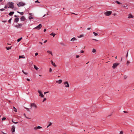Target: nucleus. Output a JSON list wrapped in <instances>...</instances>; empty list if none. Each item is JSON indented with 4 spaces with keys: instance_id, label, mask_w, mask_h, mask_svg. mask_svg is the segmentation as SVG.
Listing matches in <instances>:
<instances>
[{
    "instance_id": "a19ab883",
    "label": "nucleus",
    "mask_w": 134,
    "mask_h": 134,
    "mask_svg": "<svg viewBox=\"0 0 134 134\" xmlns=\"http://www.w3.org/2000/svg\"><path fill=\"white\" fill-rule=\"evenodd\" d=\"M46 100V98H45L44 99H43V102H44V101H45Z\"/></svg>"
},
{
    "instance_id": "7ed1b4c3",
    "label": "nucleus",
    "mask_w": 134,
    "mask_h": 134,
    "mask_svg": "<svg viewBox=\"0 0 134 134\" xmlns=\"http://www.w3.org/2000/svg\"><path fill=\"white\" fill-rule=\"evenodd\" d=\"M112 13V12L111 11H107L105 12L104 14L107 16H108L111 15Z\"/></svg>"
},
{
    "instance_id": "a18cd8bd",
    "label": "nucleus",
    "mask_w": 134,
    "mask_h": 134,
    "mask_svg": "<svg viewBox=\"0 0 134 134\" xmlns=\"http://www.w3.org/2000/svg\"><path fill=\"white\" fill-rule=\"evenodd\" d=\"M38 54V53H35V55L36 56Z\"/></svg>"
},
{
    "instance_id": "f3484780",
    "label": "nucleus",
    "mask_w": 134,
    "mask_h": 134,
    "mask_svg": "<svg viewBox=\"0 0 134 134\" xmlns=\"http://www.w3.org/2000/svg\"><path fill=\"white\" fill-rule=\"evenodd\" d=\"M25 58V57H24V55H20L19 56V59H20L21 58Z\"/></svg>"
},
{
    "instance_id": "f257e3e1",
    "label": "nucleus",
    "mask_w": 134,
    "mask_h": 134,
    "mask_svg": "<svg viewBox=\"0 0 134 134\" xmlns=\"http://www.w3.org/2000/svg\"><path fill=\"white\" fill-rule=\"evenodd\" d=\"M8 4L9 5L8 8H13L14 6L13 3V2H9L8 3Z\"/></svg>"
},
{
    "instance_id": "4be33fe9",
    "label": "nucleus",
    "mask_w": 134,
    "mask_h": 134,
    "mask_svg": "<svg viewBox=\"0 0 134 134\" xmlns=\"http://www.w3.org/2000/svg\"><path fill=\"white\" fill-rule=\"evenodd\" d=\"M13 108H14V110L15 111V112H17V111L16 109L14 107H13Z\"/></svg>"
},
{
    "instance_id": "9d476101",
    "label": "nucleus",
    "mask_w": 134,
    "mask_h": 134,
    "mask_svg": "<svg viewBox=\"0 0 134 134\" xmlns=\"http://www.w3.org/2000/svg\"><path fill=\"white\" fill-rule=\"evenodd\" d=\"M20 19L21 21H24L25 20V18L24 16H22L20 18Z\"/></svg>"
},
{
    "instance_id": "ea45409f",
    "label": "nucleus",
    "mask_w": 134,
    "mask_h": 134,
    "mask_svg": "<svg viewBox=\"0 0 134 134\" xmlns=\"http://www.w3.org/2000/svg\"><path fill=\"white\" fill-rule=\"evenodd\" d=\"M29 15L30 16H32V15H33V14L32 13H30L29 14Z\"/></svg>"
},
{
    "instance_id": "473e14b6",
    "label": "nucleus",
    "mask_w": 134,
    "mask_h": 134,
    "mask_svg": "<svg viewBox=\"0 0 134 134\" xmlns=\"http://www.w3.org/2000/svg\"><path fill=\"white\" fill-rule=\"evenodd\" d=\"M83 36V35H80L79 36V37H78L79 38H81V37H82Z\"/></svg>"
},
{
    "instance_id": "13d9d810",
    "label": "nucleus",
    "mask_w": 134,
    "mask_h": 134,
    "mask_svg": "<svg viewBox=\"0 0 134 134\" xmlns=\"http://www.w3.org/2000/svg\"><path fill=\"white\" fill-rule=\"evenodd\" d=\"M71 13L72 14H75V15H77V14H76L74 13Z\"/></svg>"
},
{
    "instance_id": "5701e85b",
    "label": "nucleus",
    "mask_w": 134,
    "mask_h": 134,
    "mask_svg": "<svg viewBox=\"0 0 134 134\" xmlns=\"http://www.w3.org/2000/svg\"><path fill=\"white\" fill-rule=\"evenodd\" d=\"M17 12H18V13H20L21 15H23L24 14V12H19L17 11Z\"/></svg>"
},
{
    "instance_id": "393cba45",
    "label": "nucleus",
    "mask_w": 134,
    "mask_h": 134,
    "mask_svg": "<svg viewBox=\"0 0 134 134\" xmlns=\"http://www.w3.org/2000/svg\"><path fill=\"white\" fill-rule=\"evenodd\" d=\"M22 39V37H21L20 38H18L17 40L18 42H20L21 41V40Z\"/></svg>"
},
{
    "instance_id": "603ef678",
    "label": "nucleus",
    "mask_w": 134,
    "mask_h": 134,
    "mask_svg": "<svg viewBox=\"0 0 134 134\" xmlns=\"http://www.w3.org/2000/svg\"><path fill=\"white\" fill-rule=\"evenodd\" d=\"M24 115L25 116V117H26L27 118V119H29V118H27V117H26V115H25V114H24Z\"/></svg>"
},
{
    "instance_id": "f8f14e48",
    "label": "nucleus",
    "mask_w": 134,
    "mask_h": 134,
    "mask_svg": "<svg viewBox=\"0 0 134 134\" xmlns=\"http://www.w3.org/2000/svg\"><path fill=\"white\" fill-rule=\"evenodd\" d=\"M62 82V80H59L58 81H56V82L59 84H60Z\"/></svg>"
},
{
    "instance_id": "4d7b16f0",
    "label": "nucleus",
    "mask_w": 134,
    "mask_h": 134,
    "mask_svg": "<svg viewBox=\"0 0 134 134\" xmlns=\"http://www.w3.org/2000/svg\"><path fill=\"white\" fill-rule=\"evenodd\" d=\"M2 22L3 23H5L6 22V21H2Z\"/></svg>"
},
{
    "instance_id": "6e6552de",
    "label": "nucleus",
    "mask_w": 134,
    "mask_h": 134,
    "mask_svg": "<svg viewBox=\"0 0 134 134\" xmlns=\"http://www.w3.org/2000/svg\"><path fill=\"white\" fill-rule=\"evenodd\" d=\"M38 92L40 94L39 96L41 97H44V95L42 94V92L39 90H38Z\"/></svg>"
},
{
    "instance_id": "72a5a7b5",
    "label": "nucleus",
    "mask_w": 134,
    "mask_h": 134,
    "mask_svg": "<svg viewBox=\"0 0 134 134\" xmlns=\"http://www.w3.org/2000/svg\"><path fill=\"white\" fill-rule=\"evenodd\" d=\"M42 128V127L40 126H37V129H41Z\"/></svg>"
},
{
    "instance_id": "20e7f679",
    "label": "nucleus",
    "mask_w": 134,
    "mask_h": 134,
    "mask_svg": "<svg viewBox=\"0 0 134 134\" xmlns=\"http://www.w3.org/2000/svg\"><path fill=\"white\" fill-rule=\"evenodd\" d=\"M31 108V109L32 107H34L36 109L37 108V106L35 103H31L30 105Z\"/></svg>"
},
{
    "instance_id": "3c124183",
    "label": "nucleus",
    "mask_w": 134,
    "mask_h": 134,
    "mask_svg": "<svg viewBox=\"0 0 134 134\" xmlns=\"http://www.w3.org/2000/svg\"><path fill=\"white\" fill-rule=\"evenodd\" d=\"M35 3H39L38 0H37L35 1Z\"/></svg>"
},
{
    "instance_id": "4c0bfd02",
    "label": "nucleus",
    "mask_w": 134,
    "mask_h": 134,
    "mask_svg": "<svg viewBox=\"0 0 134 134\" xmlns=\"http://www.w3.org/2000/svg\"><path fill=\"white\" fill-rule=\"evenodd\" d=\"M73 122L72 121H71L70 123V124L71 125H73Z\"/></svg>"
},
{
    "instance_id": "4468645a",
    "label": "nucleus",
    "mask_w": 134,
    "mask_h": 134,
    "mask_svg": "<svg viewBox=\"0 0 134 134\" xmlns=\"http://www.w3.org/2000/svg\"><path fill=\"white\" fill-rule=\"evenodd\" d=\"M76 40H77V39L74 37L72 38L70 40L71 41H74Z\"/></svg>"
},
{
    "instance_id": "bf43d9fd",
    "label": "nucleus",
    "mask_w": 134,
    "mask_h": 134,
    "mask_svg": "<svg viewBox=\"0 0 134 134\" xmlns=\"http://www.w3.org/2000/svg\"><path fill=\"white\" fill-rule=\"evenodd\" d=\"M92 40H93L96 41H98V40H96V39H92Z\"/></svg>"
},
{
    "instance_id": "412c9836",
    "label": "nucleus",
    "mask_w": 134,
    "mask_h": 134,
    "mask_svg": "<svg viewBox=\"0 0 134 134\" xmlns=\"http://www.w3.org/2000/svg\"><path fill=\"white\" fill-rule=\"evenodd\" d=\"M93 34L95 36H97L98 35V34L95 32H93Z\"/></svg>"
},
{
    "instance_id": "0eeeda50",
    "label": "nucleus",
    "mask_w": 134,
    "mask_h": 134,
    "mask_svg": "<svg viewBox=\"0 0 134 134\" xmlns=\"http://www.w3.org/2000/svg\"><path fill=\"white\" fill-rule=\"evenodd\" d=\"M64 84L65 87H69V85L68 81H66L64 83Z\"/></svg>"
},
{
    "instance_id": "aec40b11",
    "label": "nucleus",
    "mask_w": 134,
    "mask_h": 134,
    "mask_svg": "<svg viewBox=\"0 0 134 134\" xmlns=\"http://www.w3.org/2000/svg\"><path fill=\"white\" fill-rule=\"evenodd\" d=\"M6 48L7 50H9V49H11V47H6Z\"/></svg>"
},
{
    "instance_id": "8fccbe9b",
    "label": "nucleus",
    "mask_w": 134,
    "mask_h": 134,
    "mask_svg": "<svg viewBox=\"0 0 134 134\" xmlns=\"http://www.w3.org/2000/svg\"><path fill=\"white\" fill-rule=\"evenodd\" d=\"M24 74H25V75H27L28 73L27 72H25L24 73Z\"/></svg>"
},
{
    "instance_id": "69168bd1",
    "label": "nucleus",
    "mask_w": 134,
    "mask_h": 134,
    "mask_svg": "<svg viewBox=\"0 0 134 134\" xmlns=\"http://www.w3.org/2000/svg\"><path fill=\"white\" fill-rule=\"evenodd\" d=\"M127 7V6L126 5V6H123V7L125 8L126 7Z\"/></svg>"
},
{
    "instance_id": "2eb2a0df",
    "label": "nucleus",
    "mask_w": 134,
    "mask_h": 134,
    "mask_svg": "<svg viewBox=\"0 0 134 134\" xmlns=\"http://www.w3.org/2000/svg\"><path fill=\"white\" fill-rule=\"evenodd\" d=\"M19 20V18H16L14 20V22L16 23Z\"/></svg>"
},
{
    "instance_id": "0e129e2a",
    "label": "nucleus",
    "mask_w": 134,
    "mask_h": 134,
    "mask_svg": "<svg viewBox=\"0 0 134 134\" xmlns=\"http://www.w3.org/2000/svg\"><path fill=\"white\" fill-rule=\"evenodd\" d=\"M2 133L3 134H7L6 133H5L3 132H2Z\"/></svg>"
},
{
    "instance_id": "680f3d73",
    "label": "nucleus",
    "mask_w": 134,
    "mask_h": 134,
    "mask_svg": "<svg viewBox=\"0 0 134 134\" xmlns=\"http://www.w3.org/2000/svg\"><path fill=\"white\" fill-rule=\"evenodd\" d=\"M46 31V29H44V31H44V32H45Z\"/></svg>"
},
{
    "instance_id": "338daca9",
    "label": "nucleus",
    "mask_w": 134,
    "mask_h": 134,
    "mask_svg": "<svg viewBox=\"0 0 134 134\" xmlns=\"http://www.w3.org/2000/svg\"><path fill=\"white\" fill-rule=\"evenodd\" d=\"M39 43L41 44H43V43L42 42H40Z\"/></svg>"
},
{
    "instance_id": "58836bf2",
    "label": "nucleus",
    "mask_w": 134,
    "mask_h": 134,
    "mask_svg": "<svg viewBox=\"0 0 134 134\" xmlns=\"http://www.w3.org/2000/svg\"><path fill=\"white\" fill-rule=\"evenodd\" d=\"M34 129L35 130H36L37 129H38L37 128V127H34Z\"/></svg>"
},
{
    "instance_id": "9b49d317",
    "label": "nucleus",
    "mask_w": 134,
    "mask_h": 134,
    "mask_svg": "<svg viewBox=\"0 0 134 134\" xmlns=\"http://www.w3.org/2000/svg\"><path fill=\"white\" fill-rule=\"evenodd\" d=\"M133 16L131 14H129L128 15V18L130 19L131 18H133Z\"/></svg>"
},
{
    "instance_id": "dca6fc26",
    "label": "nucleus",
    "mask_w": 134,
    "mask_h": 134,
    "mask_svg": "<svg viewBox=\"0 0 134 134\" xmlns=\"http://www.w3.org/2000/svg\"><path fill=\"white\" fill-rule=\"evenodd\" d=\"M14 12H10L9 13V15L10 16H11V15H12L14 14Z\"/></svg>"
},
{
    "instance_id": "423d86ee",
    "label": "nucleus",
    "mask_w": 134,
    "mask_h": 134,
    "mask_svg": "<svg viewBox=\"0 0 134 134\" xmlns=\"http://www.w3.org/2000/svg\"><path fill=\"white\" fill-rule=\"evenodd\" d=\"M42 27V25L41 24H40L38 25L36 27H35L34 29H35L39 30Z\"/></svg>"
},
{
    "instance_id": "1a4fd4ad",
    "label": "nucleus",
    "mask_w": 134,
    "mask_h": 134,
    "mask_svg": "<svg viewBox=\"0 0 134 134\" xmlns=\"http://www.w3.org/2000/svg\"><path fill=\"white\" fill-rule=\"evenodd\" d=\"M15 126L14 125L12 126V129H11V131H12V132L13 133L15 132Z\"/></svg>"
},
{
    "instance_id": "39448f33",
    "label": "nucleus",
    "mask_w": 134,
    "mask_h": 134,
    "mask_svg": "<svg viewBox=\"0 0 134 134\" xmlns=\"http://www.w3.org/2000/svg\"><path fill=\"white\" fill-rule=\"evenodd\" d=\"M119 64V63H115L113 64V66H112V68L113 69H115L116 68L117 66Z\"/></svg>"
},
{
    "instance_id": "774afa93",
    "label": "nucleus",
    "mask_w": 134,
    "mask_h": 134,
    "mask_svg": "<svg viewBox=\"0 0 134 134\" xmlns=\"http://www.w3.org/2000/svg\"><path fill=\"white\" fill-rule=\"evenodd\" d=\"M22 71L23 73L24 74L25 72L23 70H22Z\"/></svg>"
},
{
    "instance_id": "6e6d98bb",
    "label": "nucleus",
    "mask_w": 134,
    "mask_h": 134,
    "mask_svg": "<svg viewBox=\"0 0 134 134\" xmlns=\"http://www.w3.org/2000/svg\"><path fill=\"white\" fill-rule=\"evenodd\" d=\"M7 8V6L5 5L4 7V8Z\"/></svg>"
},
{
    "instance_id": "f704fd0d",
    "label": "nucleus",
    "mask_w": 134,
    "mask_h": 134,
    "mask_svg": "<svg viewBox=\"0 0 134 134\" xmlns=\"http://www.w3.org/2000/svg\"><path fill=\"white\" fill-rule=\"evenodd\" d=\"M6 119V118H5V117H3V118H2V121H3L4 120H5Z\"/></svg>"
},
{
    "instance_id": "49530a36",
    "label": "nucleus",
    "mask_w": 134,
    "mask_h": 134,
    "mask_svg": "<svg viewBox=\"0 0 134 134\" xmlns=\"http://www.w3.org/2000/svg\"><path fill=\"white\" fill-rule=\"evenodd\" d=\"M76 58H78L79 57V56L78 55H76Z\"/></svg>"
},
{
    "instance_id": "bb28decb",
    "label": "nucleus",
    "mask_w": 134,
    "mask_h": 134,
    "mask_svg": "<svg viewBox=\"0 0 134 134\" xmlns=\"http://www.w3.org/2000/svg\"><path fill=\"white\" fill-rule=\"evenodd\" d=\"M12 20V18H11L10 19H9L8 20V23H11V21Z\"/></svg>"
},
{
    "instance_id": "37998d69",
    "label": "nucleus",
    "mask_w": 134,
    "mask_h": 134,
    "mask_svg": "<svg viewBox=\"0 0 134 134\" xmlns=\"http://www.w3.org/2000/svg\"><path fill=\"white\" fill-rule=\"evenodd\" d=\"M52 71V69L51 68H49V71L50 72H51Z\"/></svg>"
},
{
    "instance_id": "ddd939ff",
    "label": "nucleus",
    "mask_w": 134,
    "mask_h": 134,
    "mask_svg": "<svg viewBox=\"0 0 134 134\" xmlns=\"http://www.w3.org/2000/svg\"><path fill=\"white\" fill-rule=\"evenodd\" d=\"M47 53L48 54H51L52 56H53V55L52 52L49 51H47Z\"/></svg>"
},
{
    "instance_id": "e433bc0d",
    "label": "nucleus",
    "mask_w": 134,
    "mask_h": 134,
    "mask_svg": "<svg viewBox=\"0 0 134 134\" xmlns=\"http://www.w3.org/2000/svg\"><path fill=\"white\" fill-rule=\"evenodd\" d=\"M5 10L4 9V8H2V9H0V10L1 11H4V10Z\"/></svg>"
},
{
    "instance_id": "f03ea898",
    "label": "nucleus",
    "mask_w": 134,
    "mask_h": 134,
    "mask_svg": "<svg viewBox=\"0 0 134 134\" xmlns=\"http://www.w3.org/2000/svg\"><path fill=\"white\" fill-rule=\"evenodd\" d=\"M19 7L23 6L25 5V4L22 2H19L17 4Z\"/></svg>"
},
{
    "instance_id": "c9c22d12",
    "label": "nucleus",
    "mask_w": 134,
    "mask_h": 134,
    "mask_svg": "<svg viewBox=\"0 0 134 134\" xmlns=\"http://www.w3.org/2000/svg\"><path fill=\"white\" fill-rule=\"evenodd\" d=\"M130 63V62H129V61H127V63H126L127 65H129V64Z\"/></svg>"
},
{
    "instance_id": "864d4df0",
    "label": "nucleus",
    "mask_w": 134,
    "mask_h": 134,
    "mask_svg": "<svg viewBox=\"0 0 134 134\" xmlns=\"http://www.w3.org/2000/svg\"><path fill=\"white\" fill-rule=\"evenodd\" d=\"M25 108L26 109V110H27V111H29V108Z\"/></svg>"
},
{
    "instance_id": "c85d7f7f",
    "label": "nucleus",
    "mask_w": 134,
    "mask_h": 134,
    "mask_svg": "<svg viewBox=\"0 0 134 134\" xmlns=\"http://www.w3.org/2000/svg\"><path fill=\"white\" fill-rule=\"evenodd\" d=\"M52 64L54 66L56 67V65L55 64V63L54 62H52Z\"/></svg>"
},
{
    "instance_id": "a878e982",
    "label": "nucleus",
    "mask_w": 134,
    "mask_h": 134,
    "mask_svg": "<svg viewBox=\"0 0 134 134\" xmlns=\"http://www.w3.org/2000/svg\"><path fill=\"white\" fill-rule=\"evenodd\" d=\"M15 27H16V28H20L21 27V26H19V25H16L15 26Z\"/></svg>"
},
{
    "instance_id": "7c9ffc66",
    "label": "nucleus",
    "mask_w": 134,
    "mask_h": 134,
    "mask_svg": "<svg viewBox=\"0 0 134 134\" xmlns=\"http://www.w3.org/2000/svg\"><path fill=\"white\" fill-rule=\"evenodd\" d=\"M33 18L32 17V16H30L29 17V19L30 20H31Z\"/></svg>"
},
{
    "instance_id": "b1692460",
    "label": "nucleus",
    "mask_w": 134,
    "mask_h": 134,
    "mask_svg": "<svg viewBox=\"0 0 134 134\" xmlns=\"http://www.w3.org/2000/svg\"><path fill=\"white\" fill-rule=\"evenodd\" d=\"M96 51V49H93L92 50V52L93 53H95Z\"/></svg>"
},
{
    "instance_id": "052dcab7",
    "label": "nucleus",
    "mask_w": 134,
    "mask_h": 134,
    "mask_svg": "<svg viewBox=\"0 0 134 134\" xmlns=\"http://www.w3.org/2000/svg\"><path fill=\"white\" fill-rule=\"evenodd\" d=\"M47 40H45L44 42V43H46L47 42Z\"/></svg>"
},
{
    "instance_id": "e2e57ef3",
    "label": "nucleus",
    "mask_w": 134,
    "mask_h": 134,
    "mask_svg": "<svg viewBox=\"0 0 134 134\" xmlns=\"http://www.w3.org/2000/svg\"><path fill=\"white\" fill-rule=\"evenodd\" d=\"M91 29L90 28H88L87 29V30H90Z\"/></svg>"
},
{
    "instance_id": "6ab92c4d",
    "label": "nucleus",
    "mask_w": 134,
    "mask_h": 134,
    "mask_svg": "<svg viewBox=\"0 0 134 134\" xmlns=\"http://www.w3.org/2000/svg\"><path fill=\"white\" fill-rule=\"evenodd\" d=\"M34 68L37 70L38 69V68L35 65H34Z\"/></svg>"
},
{
    "instance_id": "5fc2aeb1",
    "label": "nucleus",
    "mask_w": 134,
    "mask_h": 134,
    "mask_svg": "<svg viewBox=\"0 0 134 134\" xmlns=\"http://www.w3.org/2000/svg\"><path fill=\"white\" fill-rule=\"evenodd\" d=\"M27 80L28 81H30V80L29 79H28V78H27Z\"/></svg>"
},
{
    "instance_id": "c756f323",
    "label": "nucleus",
    "mask_w": 134,
    "mask_h": 134,
    "mask_svg": "<svg viewBox=\"0 0 134 134\" xmlns=\"http://www.w3.org/2000/svg\"><path fill=\"white\" fill-rule=\"evenodd\" d=\"M12 122L13 123H14V124H17V123H18V122H15V121H14L13 120H12Z\"/></svg>"
},
{
    "instance_id": "a211bd4d",
    "label": "nucleus",
    "mask_w": 134,
    "mask_h": 134,
    "mask_svg": "<svg viewBox=\"0 0 134 134\" xmlns=\"http://www.w3.org/2000/svg\"><path fill=\"white\" fill-rule=\"evenodd\" d=\"M55 33H54L53 32H52L51 34H50V35L52 36L53 37H54L55 35Z\"/></svg>"
},
{
    "instance_id": "09e8293b",
    "label": "nucleus",
    "mask_w": 134,
    "mask_h": 134,
    "mask_svg": "<svg viewBox=\"0 0 134 134\" xmlns=\"http://www.w3.org/2000/svg\"><path fill=\"white\" fill-rule=\"evenodd\" d=\"M18 25H19V26H22V25L21 24H18Z\"/></svg>"
},
{
    "instance_id": "2f4dec72",
    "label": "nucleus",
    "mask_w": 134,
    "mask_h": 134,
    "mask_svg": "<svg viewBox=\"0 0 134 134\" xmlns=\"http://www.w3.org/2000/svg\"><path fill=\"white\" fill-rule=\"evenodd\" d=\"M116 3H117L118 4H121V3H120V2H119L118 1H116Z\"/></svg>"
},
{
    "instance_id": "79ce46f5",
    "label": "nucleus",
    "mask_w": 134,
    "mask_h": 134,
    "mask_svg": "<svg viewBox=\"0 0 134 134\" xmlns=\"http://www.w3.org/2000/svg\"><path fill=\"white\" fill-rule=\"evenodd\" d=\"M84 52V51L81 50L80 51V52L81 53H83Z\"/></svg>"
},
{
    "instance_id": "de8ad7c7",
    "label": "nucleus",
    "mask_w": 134,
    "mask_h": 134,
    "mask_svg": "<svg viewBox=\"0 0 134 134\" xmlns=\"http://www.w3.org/2000/svg\"><path fill=\"white\" fill-rule=\"evenodd\" d=\"M48 93V92H44V94H45L46 93Z\"/></svg>"
},
{
    "instance_id": "c03bdc74",
    "label": "nucleus",
    "mask_w": 134,
    "mask_h": 134,
    "mask_svg": "<svg viewBox=\"0 0 134 134\" xmlns=\"http://www.w3.org/2000/svg\"><path fill=\"white\" fill-rule=\"evenodd\" d=\"M120 134H123V132L122 131H121L120 132Z\"/></svg>"
},
{
    "instance_id": "cd10ccee",
    "label": "nucleus",
    "mask_w": 134,
    "mask_h": 134,
    "mask_svg": "<svg viewBox=\"0 0 134 134\" xmlns=\"http://www.w3.org/2000/svg\"><path fill=\"white\" fill-rule=\"evenodd\" d=\"M52 124V123L50 122L49 123V125L47 126V127L48 128V127H49V126H50Z\"/></svg>"
}]
</instances>
